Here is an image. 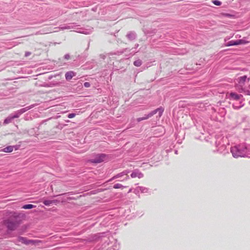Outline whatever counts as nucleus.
<instances>
[{"label":"nucleus","mask_w":250,"mask_h":250,"mask_svg":"<svg viewBox=\"0 0 250 250\" xmlns=\"http://www.w3.org/2000/svg\"><path fill=\"white\" fill-rule=\"evenodd\" d=\"M230 151L234 158H250V144L246 143L236 144L230 146Z\"/></svg>","instance_id":"nucleus-1"},{"label":"nucleus","mask_w":250,"mask_h":250,"mask_svg":"<svg viewBox=\"0 0 250 250\" xmlns=\"http://www.w3.org/2000/svg\"><path fill=\"white\" fill-rule=\"evenodd\" d=\"M215 146L217 148L214 150V152H217L224 155L229 153L230 146L227 136H217L216 138Z\"/></svg>","instance_id":"nucleus-2"},{"label":"nucleus","mask_w":250,"mask_h":250,"mask_svg":"<svg viewBox=\"0 0 250 250\" xmlns=\"http://www.w3.org/2000/svg\"><path fill=\"white\" fill-rule=\"evenodd\" d=\"M21 223V220L17 219L14 220L7 219L3 221V224L6 226L8 231L15 230L19 227Z\"/></svg>","instance_id":"nucleus-3"},{"label":"nucleus","mask_w":250,"mask_h":250,"mask_svg":"<svg viewBox=\"0 0 250 250\" xmlns=\"http://www.w3.org/2000/svg\"><path fill=\"white\" fill-rule=\"evenodd\" d=\"M165 108L163 106H160L159 107L157 108V109L153 110V111L149 112L148 114L145 115V116L143 117L138 118L137 119V121L138 122H140L142 121L146 120L152 116H153L154 115L156 114L157 113H158V116L159 118H160L164 111Z\"/></svg>","instance_id":"nucleus-4"},{"label":"nucleus","mask_w":250,"mask_h":250,"mask_svg":"<svg viewBox=\"0 0 250 250\" xmlns=\"http://www.w3.org/2000/svg\"><path fill=\"white\" fill-rule=\"evenodd\" d=\"M109 158L108 155L104 153H99L95 155V157L89 160V162L93 164H98L107 161Z\"/></svg>","instance_id":"nucleus-5"},{"label":"nucleus","mask_w":250,"mask_h":250,"mask_svg":"<svg viewBox=\"0 0 250 250\" xmlns=\"http://www.w3.org/2000/svg\"><path fill=\"white\" fill-rule=\"evenodd\" d=\"M227 98L230 101H244L243 96L241 94H237L235 92H230L227 94Z\"/></svg>","instance_id":"nucleus-6"},{"label":"nucleus","mask_w":250,"mask_h":250,"mask_svg":"<svg viewBox=\"0 0 250 250\" xmlns=\"http://www.w3.org/2000/svg\"><path fill=\"white\" fill-rule=\"evenodd\" d=\"M129 172V170H124L123 172L119 173L116 175L114 176L112 178L109 180V182L112 181L113 180L117 179V178H121L120 179H119V181H123L124 180H127L129 178V176L127 175L128 173Z\"/></svg>","instance_id":"nucleus-7"},{"label":"nucleus","mask_w":250,"mask_h":250,"mask_svg":"<svg viewBox=\"0 0 250 250\" xmlns=\"http://www.w3.org/2000/svg\"><path fill=\"white\" fill-rule=\"evenodd\" d=\"M32 107H33V106H27V107H24V108H22L21 109H19V110H17V111H16L11 113V114H10V115L12 116V117L13 119H14L15 118H18L22 114L24 113V112H25L27 110H29Z\"/></svg>","instance_id":"nucleus-8"},{"label":"nucleus","mask_w":250,"mask_h":250,"mask_svg":"<svg viewBox=\"0 0 250 250\" xmlns=\"http://www.w3.org/2000/svg\"><path fill=\"white\" fill-rule=\"evenodd\" d=\"M32 107H33V106H27V107H24V108H22L21 109H19V110H17V111H16L11 113V114H10V115L12 116V117L13 119H14L15 118H18L22 114L24 113V112H25L27 110H29Z\"/></svg>","instance_id":"nucleus-9"},{"label":"nucleus","mask_w":250,"mask_h":250,"mask_svg":"<svg viewBox=\"0 0 250 250\" xmlns=\"http://www.w3.org/2000/svg\"><path fill=\"white\" fill-rule=\"evenodd\" d=\"M250 80V78H248L246 75H244L238 77V78L236 79V82L237 83V84L239 86L241 87V90H244L243 86L245 85L246 82L247 81L249 82Z\"/></svg>","instance_id":"nucleus-10"},{"label":"nucleus","mask_w":250,"mask_h":250,"mask_svg":"<svg viewBox=\"0 0 250 250\" xmlns=\"http://www.w3.org/2000/svg\"><path fill=\"white\" fill-rule=\"evenodd\" d=\"M79 25H77L76 23H69L67 24H64L61 25L59 28L62 30L65 29H76V27ZM79 28H77V29H79Z\"/></svg>","instance_id":"nucleus-11"},{"label":"nucleus","mask_w":250,"mask_h":250,"mask_svg":"<svg viewBox=\"0 0 250 250\" xmlns=\"http://www.w3.org/2000/svg\"><path fill=\"white\" fill-rule=\"evenodd\" d=\"M17 241L19 242H21L22 244H25L26 245L29 244H34L35 241L33 240H29L27 239L26 237H24L22 236H19L17 238Z\"/></svg>","instance_id":"nucleus-12"},{"label":"nucleus","mask_w":250,"mask_h":250,"mask_svg":"<svg viewBox=\"0 0 250 250\" xmlns=\"http://www.w3.org/2000/svg\"><path fill=\"white\" fill-rule=\"evenodd\" d=\"M130 176L134 178L138 177L139 178H142L144 177V174L139 171V170L136 169H134L131 173Z\"/></svg>","instance_id":"nucleus-13"},{"label":"nucleus","mask_w":250,"mask_h":250,"mask_svg":"<svg viewBox=\"0 0 250 250\" xmlns=\"http://www.w3.org/2000/svg\"><path fill=\"white\" fill-rule=\"evenodd\" d=\"M126 37L130 41H133L136 40L137 34L134 31H129L127 33Z\"/></svg>","instance_id":"nucleus-14"},{"label":"nucleus","mask_w":250,"mask_h":250,"mask_svg":"<svg viewBox=\"0 0 250 250\" xmlns=\"http://www.w3.org/2000/svg\"><path fill=\"white\" fill-rule=\"evenodd\" d=\"M76 75V73L73 71H68V72H66V73L65 74V79L67 81H69L70 80L72 79V78L73 77L75 76Z\"/></svg>","instance_id":"nucleus-15"},{"label":"nucleus","mask_w":250,"mask_h":250,"mask_svg":"<svg viewBox=\"0 0 250 250\" xmlns=\"http://www.w3.org/2000/svg\"><path fill=\"white\" fill-rule=\"evenodd\" d=\"M244 105V101H235V102L232 104L233 108L235 109H238L243 106Z\"/></svg>","instance_id":"nucleus-16"},{"label":"nucleus","mask_w":250,"mask_h":250,"mask_svg":"<svg viewBox=\"0 0 250 250\" xmlns=\"http://www.w3.org/2000/svg\"><path fill=\"white\" fill-rule=\"evenodd\" d=\"M15 147V149H17L18 147L17 146H9L5 147L2 149V151L4 152H11L13 150V148Z\"/></svg>","instance_id":"nucleus-17"},{"label":"nucleus","mask_w":250,"mask_h":250,"mask_svg":"<svg viewBox=\"0 0 250 250\" xmlns=\"http://www.w3.org/2000/svg\"><path fill=\"white\" fill-rule=\"evenodd\" d=\"M14 120L12 116L10 114L3 121V124L6 125L11 123Z\"/></svg>","instance_id":"nucleus-18"},{"label":"nucleus","mask_w":250,"mask_h":250,"mask_svg":"<svg viewBox=\"0 0 250 250\" xmlns=\"http://www.w3.org/2000/svg\"><path fill=\"white\" fill-rule=\"evenodd\" d=\"M225 45L226 46H231L233 45H237L236 40H231L227 42Z\"/></svg>","instance_id":"nucleus-19"},{"label":"nucleus","mask_w":250,"mask_h":250,"mask_svg":"<svg viewBox=\"0 0 250 250\" xmlns=\"http://www.w3.org/2000/svg\"><path fill=\"white\" fill-rule=\"evenodd\" d=\"M34 207H35V206L32 204H25L22 206V208L25 209H32Z\"/></svg>","instance_id":"nucleus-20"},{"label":"nucleus","mask_w":250,"mask_h":250,"mask_svg":"<svg viewBox=\"0 0 250 250\" xmlns=\"http://www.w3.org/2000/svg\"><path fill=\"white\" fill-rule=\"evenodd\" d=\"M237 45H241V44H245L247 43H248V42L244 40V39H240V40H237Z\"/></svg>","instance_id":"nucleus-21"},{"label":"nucleus","mask_w":250,"mask_h":250,"mask_svg":"<svg viewBox=\"0 0 250 250\" xmlns=\"http://www.w3.org/2000/svg\"><path fill=\"white\" fill-rule=\"evenodd\" d=\"M133 64L135 66L137 67H139L142 65V61L141 60L138 59L137 60L133 62Z\"/></svg>","instance_id":"nucleus-22"},{"label":"nucleus","mask_w":250,"mask_h":250,"mask_svg":"<svg viewBox=\"0 0 250 250\" xmlns=\"http://www.w3.org/2000/svg\"><path fill=\"white\" fill-rule=\"evenodd\" d=\"M139 190L142 193H146L148 191V188L144 187H138Z\"/></svg>","instance_id":"nucleus-23"},{"label":"nucleus","mask_w":250,"mask_h":250,"mask_svg":"<svg viewBox=\"0 0 250 250\" xmlns=\"http://www.w3.org/2000/svg\"><path fill=\"white\" fill-rule=\"evenodd\" d=\"M42 203L45 206H49L52 204L51 200L44 199L42 201Z\"/></svg>","instance_id":"nucleus-24"},{"label":"nucleus","mask_w":250,"mask_h":250,"mask_svg":"<svg viewBox=\"0 0 250 250\" xmlns=\"http://www.w3.org/2000/svg\"><path fill=\"white\" fill-rule=\"evenodd\" d=\"M79 33H83V34H89L91 32V30L89 29V30H79V31H77Z\"/></svg>","instance_id":"nucleus-25"},{"label":"nucleus","mask_w":250,"mask_h":250,"mask_svg":"<svg viewBox=\"0 0 250 250\" xmlns=\"http://www.w3.org/2000/svg\"><path fill=\"white\" fill-rule=\"evenodd\" d=\"M125 187H125V186H123L122 185L119 184V183L116 184L113 186V188H116V189L124 188H125Z\"/></svg>","instance_id":"nucleus-26"},{"label":"nucleus","mask_w":250,"mask_h":250,"mask_svg":"<svg viewBox=\"0 0 250 250\" xmlns=\"http://www.w3.org/2000/svg\"><path fill=\"white\" fill-rule=\"evenodd\" d=\"M212 3L216 6H220L222 4V2L218 0H212Z\"/></svg>","instance_id":"nucleus-27"},{"label":"nucleus","mask_w":250,"mask_h":250,"mask_svg":"<svg viewBox=\"0 0 250 250\" xmlns=\"http://www.w3.org/2000/svg\"><path fill=\"white\" fill-rule=\"evenodd\" d=\"M60 200H58V199H54V200H51V204H54V205H57L58 203H60Z\"/></svg>","instance_id":"nucleus-28"},{"label":"nucleus","mask_w":250,"mask_h":250,"mask_svg":"<svg viewBox=\"0 0 250 250\" xmlns=\"http://www.w3.org/2000/svg\"><path fill=\"white\" fill-rule=\"evenodd\" d=\"M75 116H76V114L75 113H69V114H68L67 117L69 118H73L74 117H75Z\"/></svg>","instance_id":"nucleus-29"},{"label":"nucleus","mask_w":250,"mask_h":250,"mask_svg":"<svg viewBox=\"0 0 250 250\" xmlns=\"http://www.w3.org/2000/svg\"><path fill=\"white\" fill-rule=\"evenodd\" d=\"M83 86L86 88L89 87L90 86V83L89 82H85L83 83Z\"/></svg>","instance_id":"nucleus-30"},{"label":"nucleus","mask_w":250,"mask_h":250,"mask_svg":"<svg viewBox=\"0 0 250 250\" xmlns=\"http://www.w3.org/2000/svg\"><path fill=\"white\" fill-rule=\"evenodd\" d=\"M140 190H139V188H138V187H137L134 190L133 192L136 194H137L139 193V191Z\"/></svg>","instance_id":"nucleus-31"},{"label":"nucleus","mask_w":250,"mask_h":250,"mask_svg":"<svg viewBox=\"0 0 250 250\" xmlns=\"http://www.w3.org/2000/svg\"><path fill=\"white\" fill-rule=\"evenodd\" d=\"M139 44H138V43L136 44L135 45V47H134V48H132L131 49V50H132V53H134V52H135V50H134V49H136L137 48H138V47H139Z\"/></svg>","instance_id":"nucleus-32"},{"label":"nucleus","mask_w":250,"mask_h":250,"mask_svg":"<svg viewBox=\"0 0 250 250\" xmlns=\"http://www.w3.org/2000/svg\"><path fill=\"white\" fill-rule=\"evenodd\" d=\"M70 55L69 54H66L64 56V58L65 60H69L70 59Z\"/></svg>","instance_id":"nucleus-33"},{"label":"nucleus","mask_w":250,"mask_h":250,"mask_svg":"<svg viewBox=\"0 0 250 250\" xmlns=\"http://www.w3.org/2000/svg\"><path fill=\"white\" fill-rule=\"evenodd\" d=\"M244 92L245 93V94H246L247 95H250V90H244Z\"/></svg>","instance_id":"nucleus-34"},{"label":"nucleus","mask_w":250,"mask_h":250,"mask_svg":"<svg viewBox=\"0 0 250 250\" xmlns=\"http://www.w3.org/2000/svg\"><path fill=\"white\" fill-rule=\"evenodd\" d=\"M31 52H26L25 53V57H28L29 56H30L31 55Z\"/></svg>","instance_id":"nucleus-35"},{"label":"nucleus","mask_w":250,"mask_h":250,"mask_svg":"<svg viewBox=\"0 0 250 250\" xmlns=\"http://www.w3.org/2000/svg\"><path fill=\"white\" fill-rule=\"evenodd\" d=\"M50 119V118L48 119L47 120H44L42 121V122L41 123V124H44L47 121H48Z\"/></svg>","instance_id":"nucleus-36"},{"label":"nucleus","mask_w":250,"mask_h":250,"mask_svg":"<svg viewBox=\"0 0 250 250\" xmlns=\"http://www.w3.org/2000/svg\"><path fill=\"white\" fill-rule=\"evenodd\" d=\"M67 194H68V193H65L59 194V195H54L53 197H57V196H61V195H66Z\"/></svg>","instance_id":"nucleus-37"},{"label":"nucleus","mask_w":250,"mask_h":250,"mask_svg":"<svg viewBox=\"0 0 250 250\" xmlns=\"http://www.w3.org/2000/svg\"><path fill=\"white\" fill-rule=\"evenodd\" d=\"M227 16H228V17H232V16L231 15H230V14H227Z\"/></svg>","instance_id":"nucleus-38"},{"label":"nucleus","mask_w":250,"mask_h":250,"mask_svg":"<svg viewBox=\"0 0 250 250\" xmlns=\"http://www.w3.org/2000/svg\"><path fill=\"white\" fill-rule=\"evenodd\" d=\"M153 33H156V29H154L152 30V32Z\"/></svg>","instance_id":"nucleus-39"},{"label":"nucleus","mask_w":250,"mask_h":250,"mask_svg":"<svg viewBox=\"0 0 250 250\" xmlns=\"http://www.w3.org/2000/svg\"><path fill=\"white\" fill-rule=\"evenodd\" d=\"M175 154H178V150H175Z\"/></svg>","instance_id":"nucleus-40"},{"label":"nucleus","mask_w":250,"mask_h":250,"mask_svg":"<svg viewBox=\"0 0 250 250\" xmlns=\"http://www.w3.org/2000/svg\"><path fill=\"white\" fill-rule=\"evenodd\" d=\"M52 76H49V78H48V79H49V80H51V79H52Z\"/></svg>","instance_id":"nucleus-41"},{"label":"nucleus","mask_w":250,"mask_h":250,"mask_svg":"<svg viewBox=\"0 0 250 250\" xmlns=\"http://www.w3.org/2000/svg\"><path fill=\"white\" fill-rule=\"evenodd\" d=\"M131 190H132V189H131V188H130V189L129 190V191H128V193H129V192H131Z\"/></svg>","instance_id":"nucleus-42"}]
</instances>
